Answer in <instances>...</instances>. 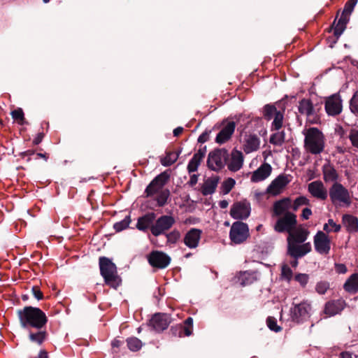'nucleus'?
Masks as SVG:
<instances>
[{
	"instance_id": "nucleus-1",
	"label": "nucleus",
	"mask_w": 358,
	"mask_h": 358,
	"mask_svg": "<svg viewBox=\"0 0 358 358\" xmlns=\"http://www.w3.org/2000/svg\"><path fill=\"white\" fill-rule=\"evenodd\" d=\"M309 234V231L301 226L295 227L288 234L287 253L291 257L299 259L311 251L310 243H305Z\"/></svg>"
},
{
	"instance_id": "nucleus-2",
	"label": "nucleus",
	"mask_w": 358,
	"mask_h": 358,
	"mask_svg": "<svg viewBox=\"0 0 358 358\" xmlns=\"http://www.w3.org/2000/svg\"><path fill=\"white\" fill-rule=\"evenodd\" d=\"M20 326L24 329L45 327L48 322L45 313L38 308L25 306L17 310Z\"/></svg>"
},
{
	"instance_id": "nucleus-3",
	"label": "nucleus",
	"mask_w": 358,
	"mask_h": 358,
	"mask_svg": "<svg viewBox=\"0 0 358 358\" xmlns=\"http://www.w3.org/2000/svg\"><path fill=\"white\" fill-rule=\"evenodd\" d=\"M304 136V149L311 155H320L324 149L325 138L322 132L316 127H310L302 131Z\"/></svg>"
},
{
	"instance_id": "nucleus-4",
	"label": "nucleus",
	"mask_w": 358,
	"mask_h": 358,
	"mask_svg": "<svg viewBox=\"0 0 358 358\" xmlns=\"http://www.w3.org/2000/svg\"><path fill=\"white\" fill-rule=\"evenodd\" d=\"M99 268L101 275L106 285L115 289L121 284L122 280L117 275V267L110 259L101 257Z\"/></svg>"
},
{
	"instance_id": "nucleus-5",
	"label": "nucleus",
	"mask_w": 358,
	"mask_h": 358,
	"mask_svg": "<svg viewBox=\"0 0 358 358\" xmlns=\"http://www.w3.org/2000/svg\"><path fill=\"white\" fill-rule=\"evenodd\" d=\"M329 197L334 204H345L348 206L351 203L348 190L338 182H334L329 189Z\"/></svg>"
},
{
	"instance_id": "nucleus-6",
	"label": "nucleus",
	"mask_w": 358,
	"mask_h": 358,
	"mask_svg": "<svg viewBox=\"0 0 358 358\" xmlns=\"http://www.w3.org/2000/svg\"><path fill=\"white\" fill-rule=\"evenodd\" d=\"M312 307L310 302L304 301L299 304H294L290 309V316L292 321L300 323L310 317Z\"/></svg>"
},
{
	"instance_id": "nucleus-7",
	"label": "nucleus",
	"mask_w": 358,
	"mask_h": 358,
	"mask_svg": "<svg viewBox=\"0 0 358 358\" xmlns=\"http://www.w3.org/2000/svg\"><path fill=\"white\" fill-rule=\"evenodd\" d=\"M228 157L227 151L224 149H217L208 154L207 164L210 169L218 171L222 169Z\"/></svg>"
},
{
	"instance_id": "nucleus-8",
	"label": "nucleus",
	"mask_w": 358,
	"mask_h": 358,
	"mask_svg": "<svg viewBox=\"0 0 358 358\" xmlns=\"http://www.w3.org/2000/svg\"><path fill=\"white\" fill-rule=\"evenodd\" d=\"M230 238L235 244L244 242L249 236V229L245 223L241 222H234L230 229Z\"/></svg>"
},
{
	"instance_id": "nucleus-9",
	"label": "nucleus",
	"mask_w": 358,
	"mask_h": 358,
	"mask_svg": "<svg viewBox=\"0 0 358 358\" xmlns=\"http://www.w3.org/2000/svg\"><path fill=\"white\" fill-rule=\"evenodd\" d=\"M169 178V176L166 172L156 176L146 187L145 190V196L147 197L152 196L165 189L164 186L168 182Z\"/></svg>"
},
{
	"instance_id": "nucleus-10",
	"label": "nucleus",
	"mask_w": 358,
	"mask_h": 358,
	"mask_svg": "<svg viewBox=\"0 0 358 358\" xmlns=\"http://www.w3.org/2000/svg\"><path fill=\"white\" fill-rule=\"evenodd\" d=\"M296 225V216L292 213H286L282 217L279 218L274 227L276 231L288 234L292 231Z\"/></svg>"
},
{
	"instance_id": "nucleus-11",
	"label": "nucleus",
	"mask_w": 358,
	"mask_h": 358,
	"mask_svg": "<svg viewBox=\"0 0 358 358\" xmlns=\"http://www.w3.org/2000/svg\"><path fill=\"white\" fill-rule=\"evenodd\" d=\"M174 223L175 219L172 216H161L156 220L154 225L151 227V233L153 236H158L171 229Z\"/></svg>"
},
{
	"instance_id": "nucleus-12",
	"label": "nucleus",
	"mask_w": 358,
	"mask_h": 358,
	"mask_svg": "<svg viewBox=\"0 0 358 358\" xmlns=\"http://www.w3.org/2000/svg\"><path fill=\"white\" fill-rule=\"evenodd\" d=\"M250 204L246 201L234 203L230 210L231 216L236 220H244L250 214Z\"/></svg>"
},
{
	"instance_id": "nucleus-13",
	"label": "nucleus",
	"mask_w": 358,
	"mask_h": 358,
	"mask_svg": "<svg viewBox=\"0 0 358 358\" xmlns=\"http://www.w3.org/2000/svg\"><path fill=\"white\" fill-rule=\"evenodd\" d=\"M148 260L152 267L164 268L170 264L171 258L163 252L155 250L148 256Z\"/></svg>"
},
{
	"instance_id": "nucleus-14",
	"label": "nucleus",
	"mask_w": 358,
	"mask_h": 358,
	"mask_svg": "<svg viewBox=\"0 0 358 358\" xmlns=\"http://www.w3.org/2000/svg\"><path fill=\"white\" fill-rule=\"evenodd\" d=\"M315 250L320 255H327L331 249L330 240L322 231H318L314 236Z\"/></svg>"
},
{
	"instance_id": "nucleus-15",
	"label": "nucleus",
	"mask_w": 358,
	"mask_h": 358,
	"mask_svg": "<svg viewBox=\"0 0 358 358\" xmlns=\"http://www.w3.org/2000/svg\"><path fill=\"white\" fill-rule=\"evenodd\" d=\"M298 108L301 114L306 115L310 122L316 123L317 122L318 117L310 99H303L299 101Z\"/></svg>"
},
{
	"instance_id": "nucleus-16",
	"label": "nucleus",
	"mask_w": 358,
	"mask_h": 358,
	"mask_svg": "<svg viewBox=\"0 0 358 358\" xmlns=\"http://www.w3.org/2000/svg\"><path fill=\"white\" fill-rule=\"evenodd\" d=\"M288 176L281 174L275 178L267 187V192L272 195H278L289 183Z\"/></svg>"
},
{
	"instance_id": "nucleus-17",
	"label": "nucleus",
	"mask_w": 358,
	"mask_h": 358,
	"mask_svg": "<svg viewBox=\"0 0 358 358\" xmlns=\"http://www.w3.org/2000/svg\"><path fill=\"white\" fill-rule=\"evenodd\" d=\"M222 125V128L215 138L216 143L219 144H223L228 141L233 135L236 128V124L233 121H224Z\"/></svg>"
},
{
	"instance_id": "nucleus-18",
	"label": "nucleus",
	"mask_w": 358,
	"mask_h": 358,
	"mask_svg": "<svg viewBox=\"0 0 358 358\" xmlns=\"http://www.w3.org/2000/svg\"><path fill=\"white\" fill-rule=\"evenodd\" d=\"M325 110L329 115H337L342 111V100L338 94L329 96L325 102Z\"/></svg>"
},
{
	"instance_id": "nucleus-19",
	"label": "nucleus",
	"mask_w": 358,
	"mask_h": 358,
	"mask_svg": "<svg viewBox=\"0 0 358 358\" xmlns=\"http://www.w3.org/2000/svg\"><path fill=\"white\" fill-rule=\"evenodd\" d=\"M202 235V230L192 228L184 236L183 243L189 249H195L199 246Z\"/></svg>"
},
{
	"instance_id": "nucleus-20",
	"label": "nucleus",
	"mask_w": 358,
	"mask_h": 358,
	"mask_svg": "<svg viewBox=\"0 0 358 358\" xmlns=\"http://www.w3.org/2000/svg\"><path fill=\"white\" fill-rule=\"evenodd\" d=\"M170 323V316L164 313L155 314L150 320V325L156 331L158 332L167 329Z\"/></svg>"
},
{
	"instance_id": "nucleus-21",
	"label": "nucleus",
	"mask_w": 358,
	"mask_h": 358,
	"mask_svg": "<svg viewBox=\"0 0 358 358\" xmlns=\"http://www.w3.org/2000/svg\"><path fill=\"white\" fill-rule=\"evenodd\" d=\"M271 166L265 162L251 173L250 181L252 182H262L268 178L271 174Z\"/></svg>"
},
{
	"instance_id": "nucleus-22",
	"label": "nucleus",
	"mask_w": 358,
	"mask_h": 358,
	"mask_svg": "<svg viewBox=\"0 0 358 358\" xmlns=\"http://www.w3.org/2000/svg\"><path fill=\"white\" fill-rule=\"evenodd\" d=\"M243 149L246 154L257 151L260 146V139L255 134H246L242 142Z\"/></svg>"
},
{
	"instance_id": "nucleus-23",
	"label": "nucleus",
	"mask_w": 358,
	"mask_h": 358,
	"mask_svg": "<svg viewBox=\"0 0 358 358\" xmlns=\"http://www.w3.org/2000/svg\"><path fill=\"white\" fill-rule=\"evenodd\" d=\"M243 153L236 149H234L231 152L227 167L229 171L236 172L243 167Z\"/></svg>"
},
{
	"instance_id": "nucleus-24",
	"label": "nucleus",
	"mask_w": 358,
	"mask_h": 358,
	"mask_svg": "<svg viewBox=\"0 0 358 358\" xmlns=\"http://www.w3.org/2000/svg\"><path fill=\"white\" fill-rule=\"evenodd\" d=\"M308 190L315 198L324 200L327 197V191L324 184L320 180H315L308 184Z\"/></svg>"
},
{
	"instance_id": "nucleus-25",
	"label": "nucleus",
	"mask_w": 358,
	"mask_h": 358,
	"mask_svg": "<svg viewBox=\"0 0 358 358\" xmlns=\"http://www.w3.org/2000/svg\"><path fill=\"white\" fill-rule=\"evenodd\" d=\"M345 303L342 299L328 301L324 306V313L328 316H334L340 313L345 308Z\"/></svg>"
},
{
	"instance_id": "nucleus-26",
	"label": "nucleus",
	"mask_w": 358,
	"mask_h": 358,
	"mask_svg": "<svg viewBox=\"0 0 358 358\" xmlns=\"http://www.w3.org/2000/svg\"><path fill=\"white\" fill-rule=\"evenodd\" d=\"M25 330L28 332L29 341L38 345H42L46 339L47 332L44 327Z\"/></svg>"
},
{
	"instance_id": "nucleus-27",
	"label": "nucleus",
	"mask_w": 358,
	"mask_h": 358,
	"mask_svg": "<svg viewBox=\"0 0 358 358\" xmlns=\"http://www.w3.org/2000/svg\"><path fill=\"white\" fill-rule=\"evenodd\" d=\"M156 215L154 213H147L139 217L137 221L136 228L143 231H145L148 229H151V227L154 225V221Z\"/></svg>"
},
{
	"instance_id": "nucleus-28",
	"label": "nucleus",
	"mask_w": 358,
	"mask_h": 358,
	"mask_svg": "<svg viewBox=\"0 0 358 358\" xmlns=\"http://www.w3.org/2000/svg\"><path fill=\"white\" fill-rule=\"evenodd\" d=\"M206 149H199L190 159L187 164V171L189 173L197 171L198 167L206 155Z\"/></svg>"
},
{
	"instance_id": "nucleus-29",
	"label": "nucleus",
	"mask_w": 358,
	"mask_h": 358,
	"mask_svg": "<svg viewBox=\"0 0 358 358\" xmlns=\"http://www.w3.org/2000/svg\"><path fill=\"white\" fill-rule=\"evenodd\" d=\"M291 206V199L289 198H284L274 203L273 212L276 215H284L286 213H289L288 210Z\"/></svg>"
},
{
	"instance_id": "nucleus-30",
	"label": "nucleus",
	"mask_w": 358,
	"mask_h": 358,
	"mask_svg": "<svg viewBox=\"0 0 358 358\" xmlns=\"http://www.w3.org/2000/svg\"><path fill=\"white\" fill-rule=\"evenodd\" d=\"M219 182V178L217 176H213L208 178L205 180L201 192L203 195L207 196L209 194H212L215 192L217 184Z\"/></svg>"
},
{
	"instance_id": "nucleus-31",
	"label": "nucleus",
	"mask_w": 358,
	"mask_h": 358,
	"mask_svg": "<svg viewBox=\"0 0 358 358\" xmlns=\"http://www.w3.org/2000/svg\"><path fill=\"white\" fill-rule=\"evenodd\" d=\"M323 178L326 182L337 180L338 175L336 170L330 164H326L322 167Z\"/></svg>"
},
{
	"instance_id": "nucleus-32",
	"label": "nucleus",
	"mask_w": 358,
	"mask_h": 358,
	"mask_svg": "<svg viewBox=\"0 0 358 358\" xmlns=\"http://www.w3.org/2000/svg\"><path fill=\"white\" fill-rule=\"evenodd\" d=\"M258 279V274L256 271L241 272L238 276V280L241 285H249Z\"/></svg>"
},
{
	"instance_id": "nucleus-33",
	"label": "nucleus",
	"mask_w": 358,
	"mask_h": 358,
	"mask_svg": "<svg viewBox=\"0 0 358 358\" xmlns=\"http://www.w3.org/2000/svg\"><path fill=\"white\" fill-rule=\"evenodd\" d=\"M343 224L349 232H356L358 230V219L353 215H344Z\"/></svg>"
},
{
	"instance_id": "nucleus-34",
	"label": "nucleus",
	"mask_w": 358,
	"mask_h": 358,
	"mask_svg": "<svg viewBox=\"0 0 358 358\" xmlns=\"http://www.w3.org/2000/svg\"><path fill=\"white\" fill-rule=\"evenodd\" d=\"M344 289L350 293H356L358 291V273L350 276L344 284Z\"/></svg>"
},
{
	"instance_id": "nucleus-35",
	"label": "nucleus",
	"mask_w": 358,
	"mask_h": 358,
	"mask_svg": "<svg viewBox=\"0 0 358 358\" xmlns=\"http://www.w3.org/2000/svg\"><path fill=\"white\" fill-rule=\"evenodd\" d=\"M348 21V17L341 15L336 23L335 22H334V34L337 38H338L345 31Z\"/></svg>"
},
{
	"instance_id": "nucleus-36",
	"label": "nucleus",
	"mask_w": 358,
	"mask_h": 358,
	"mask_svg": "<svg viewBox=\"0 0 358 358\" xmlns=\"http://www.w3.org/2000/svg\"><path fill=\"white\" fill-rule=\"evenodd\" d=\"M285 134L284 131H278L270 136V143L276 146H281L285 143Z\"/></svg>"
},
{
	"instance_id": "nucleus-37",
	"label": "nucleus",
	"mask_w": 358,
	"mask_h": 358,
	"mask_svg": "<svg viewBox=\"0 0 358 358\" xmlns=\"http://www.w3.org/2000/svg\"><path fill=\"white\" fill-rule=\"evenodd\" d=\"M156 201L157 203V206L159 207H162L164 205L166 204L168 199L170 196V192L168 189H165L163 191H161L160 192L156 194Z\"/></svg>"
},
{
	"instance_id": "nucleus-38",
	"label": "nucleus",
	"mask_w": 358,
	"mask_h": 358,
	"mask_svg": "<svg viewBox=\"0 0 358 358\" xmlns=\"http://www.w3.org/2000/svg\"><path fill=\"white\" fill-rule=\"evenodd\" d=\"M348 138L350 141L353 150L358 151V129L356 128L350 129Z\"/></svg>"
},
{
	"instance_id": "nucleus-39",
	"label": "nucleus",
	"mask_w": 358,
	"mask_h": 358,
	"mask_svg": "<svg viewBox=\"0 0 358 358\" xmlns=\"http://www.w3.org/2000/svg\"><path fill=\"white\" fill-rule=\"evenodd\" d=\"M178 158V153L169 152L166 157L161 160V163L164 166H169L175 163Z\"/></svg>"
},
{
	"instance_id": "nucleus-40",
	"label": "nucleus",
	"mask_w": 358,
	"mask_h": 358,
	"mask_svg": "<svg viewBox=\"0 0 358 358\" xmlns=\"http://www.w3.org/2000/svg\"><path fill=\"white\" fill-rule=\"evenodd\" d=\"M273 118V120L271 124V130L278 131L282 127L284 115L281 111H280L278 112Z\"/></svg>"
},
{
	"instance_id": "nucleus-41",
	"label": "nucleus",
	"mask_w": 358,
	"mask_h": 358,
	"mask_svg": "<svg viewBox=\"0 0 358 358\" xmlns=\"http://www.w3.org/2000/svg\"><path fill=\"white\" fill-rule=\"evenodd\" d=\"M357 3V0L348 1L345 4V6H344V8H343L341 15L345 16V17H348L350 19V15L352 13Z\"/></svg>"
},
{
	"instance_id": "nucleus-42",
	"label": "nucleus",
	"mask_w": 358,
	"mask_h": 358,
	"mask_svg": "<svg viewBox=\"0 0 358 358\" xmlns=\"http://www.w3.org/2000/svg\"><path fill=\"white\" fill-rule=\"evenodd\" d=\"M127 345L131 351H138L142 347V342L136 337L129 338L127 340Z\"/></svg>"
},
{
	"instance_id": "nucleus-43",
	"label": "nucleus",
	"mask_w": 358,
	"mask_h": 358,
	"mask_svg": "<svg viewBox=\"0 0 358 358\" xmlns=\"http://www.w3.org/2000/svg\"><path fill=\"white\" fill-rule=\"evenodd\" d=\"M278 112L280 110L272 105L267 104L264 107V115L267 120H271Z\"/></svg>"
},
{
	"instance_id": "nucleus-44",
	"label": "nucleus",
	"mask_w": 358,
	"mask_h": 358,
	"mask_svg": "<svg viewBox=\"0 0 358 358\" xmlns=\"http://www.w3.org/2000/svg\"><path fill=\"white\" fill-rule=\"evenodd\" d=\"M130 222V217L127 216L122 220L115 223L113 225V228L116 231L119 232L129 227Z\"/></svg>"
},
{
	"instance_id": "nucleus-45",
	"label": "nucleus",
	"mask_w": 358,
	"mask_h": 358,
	"mask_svg": "<svg viewBox=\"0 0 358 358\" xmlns=\"http://www.w3.org/2000/svg\"><path fill=\"white\" fill-rule=\"evenodd\" d=\"M236 184L234 179L229 178L225 180L222 184V192L224 194H227L233 189Z\"/></svg>"
},
{
	"instance_id": "nucleus-46",
	"label": "nucleus",
	"mask_w": 358,
	"mask_h": 358,
	"mask_svg": "<svg viewBox=\"0 0 358 358\" xmlns=\"http://www.w3.org/2000/svg\"><path fill=\"white\" fill-rule=\"evenodd\" d=\"M350 110L358 117V92H356L350 100Z\"/></svg>"
},
{
	"instance_id": "nucleus-47",
	"label": "nucleus",
	"mask_w": 358,
	"mask_h": 358,
	"mask_svg": "<svg viewBox=\"0 0 358 358\" xmlns=\"http://www.w3.org/2000/svg\"><path fill=\"white\" fill-rule=\"evenodd\" d=\"M293 276V272L292 269L287 264H283L281 268V277L282 278L289 282Z\"/></svg>"
},
{
	"instance_id": "nucleus-48",
	"label": "nucleus",
	"mask_w": 358,
	"mask_h": 358,
	"mask_svg": "<svg viewBox=\"0 0 358 358\" xmlns=\"http://www.w3.org/2000/svg\"><path fill=\"white\" fill-rule=\"evenodd\" d=\"M309 199L304 196H301L297 197L293 203L292 208L294 210H297V209L301 206L308 205Z\"/></svg>"
},
{
	"instance_id": "nucleus-49",
	"label": "nucleus",
	"mask_w": 358,
	"mask_h": 358,
	"mask_svg": "<svg viewBox=\"0 0 358 358\" xmlns=\"http://www.w3.org/2000/svg\"><path fill=\"white\" fill-rule=\"evenodd\" d=\"M167 242L171 244H175L180 237V232L177 230H173L167 234Z\"/></svg>"
},
{
	"instance_id": "nucleus-50",
	"label": "nucleus",
	"mask_w": 358,
	"mask_h": 358,
	"mask_svg": "<svg viewBox=\"0 0 358 358\" xmlns=\"http://www.w3.org/2000/svg\"><path fill=\"white\" fill-rule=\"evenodd\" d=\"M329 287V282L326 281H320L317 283L315 290L319 294H324L326 293Z\"/></svg>"
},
{
	"instance_id": "nucleus-51",
	"label": "nucleus",
	"mask_w": 358,
	"mask_h": 358,
	"mask_svg": "<svg viewBox=\"0 0 358 358\" xmlns=\"http://www.w3.org/2000/svg\"><path fill=\"white\" fill-rule=\"evenodd\" d=\"M294 278L302 287H305L308 282L309 275L306 273H299L295 275Z\"/></svg>"
},
{
	"instance_id": "nucleus-52",
	"label": "nucleus",
	"mask_w": 358,
	"mask_h": 358,
	"mask_svg": "<svg viewBox=\"0 0 358 358\" xmlns=\"http://www.w3.org/2000/svg\"><path fill=\"white\" fill-rule=\"evenodd\" d=\"M268 327L275 332L280 331V327L277 325L276 320L275 318L269 317L266 320Z\"/></svg>"
},
{
	"instance_id": "nucleus-53",
	"label": "nucleus",
	"mask_w": 358,
	"mask_h": 358,
	"mask_svg": "<svg viewBox=\"0 0 358 358\" xmlns=\"http://www.w3.org/2000/svg\"><path fill=\"white\" fill-rule=\"evenodd\" d=\"M12 117L17 121L21 122L24 120V113L22 108H17L11 112Z\"/></svg>"
},
{
	"instance_id": "nucleus-54",
	"label": "nucleus",
	"mask_w": 358,
	"mask_h": 358,
	"mask_svg": "<svg viewBox=\"0 0 358 358\" xmlns=\"http://www.w3.org/2000/svg\"><path fill=\"white\" fill-rule=\"evenodd\" d=\"M192 324H193V320L192 317H188L186 320H185V334L186 336H189L192 334Z\"/></svg>"
},
{
	"instance_id": "nucleus-55",
	"label": "nucleus",
	"mask_w": 358,
	"mask_h": 358,
	"mask_svg": "<svg viewBox=\"0 0 358 358\" xmlns=\"http://www.w3.org/2000/svg\"><path fill=\"white\" fill-rule=\"evenodd\" d=\"M34 296L37 300H41L43 298V294L37 286H34L31 289Z\"/></svg>"
},
{
	"instance_id": "nucleus-56",
	"label": "nucleus",
	"mask_w": 358,
	"mask_h": 358,
	"mask_svg": "<svg viewBox=\"0 0 358 358\" xmlns=\"http://www.w3.org/2000/svg\"><path fill=\"white\" fill-rule=\"evenodd\" d=\"M312 215V210L308 208H305L301 214V217L304 220H308Z\"/></svg>"
},
{
	"instance_id": "nucleus-57",
	"label": "nucleus",
	"mask_w": 358,
	"mask_h": 358,
	"mask_svg": "<svg viewBox=\"0 0 358 358\" xmlns=\"http://www.w3.org/2000/svg\"><path fill=\"white\" fill-rule=\"evenodd\" d=\"M329 224L330 225L333 231L337 232L341 229V226L339 224H336L331 219L329 220Z\"/></svg>"
},
{
	"instance_id": "nucleus-58",
	"label": "nucleus",
	"mask_w": 358,
	"mask_h": 358,
	"mask_svg": "<svg viewBox=\"0 0 358 358\" xmlns=\"http://www.w3.org/2000/svg\"><path fill=\"white\" fill-rule=\"evenodd\" d=\"M197 181H198V175L192 174L190 176V179H189L188 183L190 186L192 187L197 183Z\"/></svg>"
},
{
	"instance_id": "nucleus-59",
	"label": "nucleus",
	"mask_w": 358,
	"mask_h": 358,
	"mask_svg": "<svg viewBox=\"0 0 358 358\" xmlns=\"http://www.w3.org/2000/svg\"><path fill=\"white\" fill-rule=\"evenodd\" d=\"M336 271L339 273H345L347 271V268L344 264H336Z\"/></svg>"
},
{
	"instance_id": "nucleus-60",
	"label": "nucleus",
	"mask_w": 358,
	"mask_h": 358,
	"mask_svg": "<svg viewBox=\"0 0 358 358\" xmlns=\"http://www.w3.org/2000/svg\"><path fill=\"white\" fill-rule=\"evenodd\" d=\"M122 343L120 340L114 339L111 343V345L112 348L115 349L118 348L122 345Z\"/></svg>"
},
{
	"instance_id": "nucleus-61",
	"label": "nucleus",
	"mask_w": 358,
	"mask_h": 358,
	"mask_svg": "<svg viewBox=\"0 0 358 358\" xmlns=\"http://www.w3.org/2000/svg\"><path fill=\"white\" fill-rule=\"evenodd\" d=\"M207 138H208V134L206 133H203L199 136V137L198 138V141L199 143H204L207 141Z\"/></svg>"
},
{
	"instance_id": "nucleus-62",
	"label": "nucleus",
	"mask_w": 358,
	"mask_h": 358,
	"mask_svg": "<svg viewBox=\"0 0 358 358\" xmlns=\"http://www.w3.org/2000/svg\"><path fill=\"white\" fill-rule=\"evenodd\" d=\"M341 358H352V354L349 352H343L340 354Z\"/></svg>"
},
{
	"instance_id": "nucleus-63",
	"label": "nucleus",
	"mask_w": 358,
	"mask_h": 358,
	"mask_svg": "<svg viewBox=\"0 0 358 358\" xmlns=\"http://www.w3.org/2000/svg\"><path fill=\"white\" fill-rule=\"evenodd\" d=\"M182 131H183V128L181 127H178L173 130V135L175 136H178L182 132Z\"/></svg>"
},
{
	"instance_id": "nucleus-64",
	"label": "nucleus",
	"mask_w": 358,
	"mask_h": 358,
	"mask_svg": "<svg viewBox=\"0 0 358 358\" xmlns=\"http://www.w3.org/2000/svg\"><path fill=\"white\" fill-rule=\"evenodd\" d=\"M37 358H48L47 352L45 350H41Z\"/></svg>"
}]
</instances>
